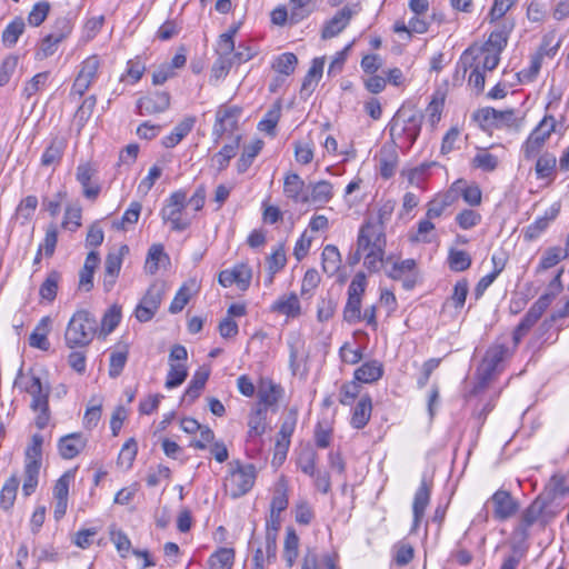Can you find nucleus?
Returning a JSON list of instances; mask_svg holds the SVG:
<instances>
[{
  "label": "nucleus",
  "instance_id": "nucleus-25",
  "mask_svg": "<svg viewBox=\"0 0 569 569\" xmlns=\"http://www.w3.org/2000/svg\"><path fill=\"white\" fill-rule=\"evenodd\" d=\"M87 446V438L80 432L63 436L58 441V450L63 459L76 458Z\"/></svg>",
  "mask_w": 569,
  "mask_h": 569
},
{
  "label": "nucleus",
  "instance_id": "nucleus-14",
  "mask_svg": "<svg viewBox=\"0 0 569 569\" xmlns=\"http://www.w3.org/2000/svg\"><path fill=\"white\" fill-rule=\"evenodd\" d=\"M360 11L359 4L345 6L328 20L321 31L322 39H331L338 36L349 24L353 16Z\"/></svg>",
  "mask_w": 569,
  "mask_h": 569
},
{
  "label": "nucleus",
  "instance_id": "nucleus-42",
  "mask_svg": "<svg viewBox=\"0 0 569 569\" xmlns=\"http://www.w3.org/2000/svg\"><path fill=\"white\" fill-rule=\"evenodd\" d=\"M567 257H569V254H567V250H563L560 247H550L546 249L537 267V272L546 271L555 267Z\"/></svg>",
  "mask_w": 569,
  "mask_h": 569
},
{
  "label": "nucleus",
  "instance_id": "nucleus-41",
  "mask_svg": "<svg viewBox=\"0 0 569 569\" xmlns=\"http://www.w3.org/2000/svg\"><path fill=\"white\" fill-rule=\"evenodd\" d=\"M18 488H19V479L16 475H12L3 483L1 491H0V507L3 510H9L10 508H12V506L16 501Z\"/></svg>",
  "mask_w": 569,
  "mask_h": 569
},
{
  "label": "nucleus",
  "instance_id": "nucleus-17",
  "mask_svg": "<svg viewBox=\"0 0 569 569\" xmlns=\"http://www.w3.org/2000/svg\"><path fill=\"white\" fill-rule=\"evenodd\" d=\"M240 113L241 109L239 107L220 108L217 111L212 130L216 142H218L226 132H232L237 129Z\"/></svg>",
  "mask_w": 569,
  "mask_h": 569
},
{
  "label": "nucleus",
  "instance_id": "nucleus-37",
  "mask_svg": "<svg viewBox=\"0 0 569 569\" xmlns=\"http://www.w3.org/2000/svg\"><path fill=\"white\" fill-rule=\"evenodd\" d=\"M267 411L261 407L252 410L248 417V440L260 437L266 431Z\"/></svg>",
  "mask_w": 569,
  "mask_h": 569
},
{
  "label": "nucleus",
  "instance_id": "nucleus-1",
  "mask_svg": "<svg viewBox=\"0 0 569 569\" xmlns=\"http://www.w3.org/2000/svg\"><path fill=\"white\" fill-rule=\"evenodd\" d=\"M389 211L380 210L376 220L365 222L358 233L357 247L365 253L363 266L370 271L376 272L383 261L387 239L385 233L383 214Z\"/></svg>",
  "mask_w": 569,
  "mask_h": 569
},
{
  "label": "nucleus",
  "instance_id": "nucleus-55",
  "mask_svg": "<svg viewBox=\"0 0 569 569\" xmlns=\"http://www.w3.org/2000/svg\"><path fill=\"white\" fill-rule=\"evenodd\" d=\"M97 104V97L94 94H91L87 97L82 103L79 106L74 113V120L79 127V129L83 128L84 124L90 119L94 108Z\"/></svg>",
  "mask_w": 569,
  "mask_h": 569
},
{
  "label": "nucleus",
  "instance_id": "nucleus-32",
  "mask_svg": "<svg viewBox=\"0 0 569 569\" xmlns=\"http://www.w3.org/2000/svg\"><path fill=\"white\" fill-rule=\"evenodd\" d=\"M383 375V366L378 360H370L362 363L355 371V380L363 383H372L378 381Z\"/></svg>",
  "mask_w": 569,
  "mask_h": 569
},
{
  "label": "nucleus",
  "instance_id": "nucleus-27",
  "mask_svg": "<svg viewBox=\"0 0 569 569\" xmlns=\"http://www.w3.org/2000/svg\"><path fill=\"white\" fill-rule=\"evenodd\" d=\"M325 66V58H315L301 84L300 94L308 98L316 89Z\"/></svg>",
  "mask_w": 569,
  "mask_h": 569
},
{
  "label": "nucleus",
  "instance_id": "nucleus-39",
  "mask_svg": "<svg viewBox=\"0 0 569 569\" xmlns=\"http://www.w3.org/2000/svg\"><path fill=\"white\" fill-rule=\"evenodd\" d=\"M341 266V256L335 244H327L322 251V269L329 274L333 276Z\"/></svg>",
  "mask_w": 569,
  "mask_h": 569
},
{
  "label": "nucleus",
  "instance_id": "nucleus-45",
  "mask_svg": "<svg viewBox=\"0 0 569 569\" xmlns=\"http://www.w3.org/2000/svg\"><path fill=\"white\" fill-rule=\"evenodd\" d=\"M469 292V282L467 279H460L453 286L451 296L445 301L443 308L451 303L456 309L460 310L466 303Z\"/></svg>",
  "mask_w": 569,
  "mask_h": 569
},
{
  "label": "nucleus",
  "instance_id": "nucleus-13",
  "mask_svg": "<svg viewBox=\"0 0 569 569\" xmlns=\"http://www.w3.org/2000/svg\"><path fill=\"white\" fill-rule=\"evenodd\" d=\"M552 300L551 295L545 293L538 298V300L530 307L525 317L518 323L513 331V341H519L529 332V330L537 323L543 312L550 306Z\"/></svg>",
  "mask_w": 569,
  "mask_h": 569
},
{
  "label": "nucleus",
  "instance_id": "nucleus-34",
  "mask_svg": "<svg viewBox=\"0 0 569 569\" xmlns=\"http://www.w3.org/2000/svg\"><path fill=\"white\" fill-rule=\"evenodd\" d=\"M457 198V194L455 191H447L446 193L438 194L428 203L427 209V218L428 219H437L441 217L446 209L452 206Z\"/></svg>",
  "mask_w": 569,
  "mask_h": 569
},
{
  "label": "nucleus",
  "instance_id": "nucleus-33",
  "mask_svg": "<svg viewBox=\"0 0 569 569\" xmlns=\"http://www.w3.org/2000/svg\"><path fill=\"white\" fill-rule=\"evenodd\" d=\"M51 319L49 317H43L34 330L31 332L29 337V345L33 348L47 351L50 348V342L48 340V333L50 331Z\"/></svg>",
  "mask_w": 569,
  "mask_h": 569
},
{
  "label": "nucleus",
  "instance_id": "nucleus-18",
  "mask_svg": "<svg viewBox=\"0 0 569 569\" xmlns=\"http://www.w3.org/2000/svg\"><path fill=\"white\" fill-rule=\"evenodd\" d=\"M252 272L244 263L236 264L232 269L222 270L219 273L218 282L224 287L237 284L240 290H247L250 286Z\"/></svg>",
  "mask_w": 569,
  "mask_h": 569
},
{
  "label": "nucleus",
  "instance_id": "nucleus-28",
  "mask_svg": "<svg viewBox=\"0 0 569 569\" xmlns=\"http://www.w3.org/2000/svg\"><path fill=\"white\" fill-rule=\"evenodd\" d=\"M513 22H502L495 28L489 34L488 40L482 47H488L493 51L501 52L507 43L510 32L513 29Z\"/></svg>",
  "mask_w": 569,
  "mask_h": 569
},
{
  "label": "nucleus",
  "instance_id": "nucleus-53",
  "mask_svg": "<svg viewBox=\"0 0 569 569\" xmlns=\"http://www.w3.org/2000/svg\"><path fill=\"white\" fill-rule=\"evenodd\" d=\"M312 0H290L291 9H290V24H297L307 17H309L312 12V8L310 7Z\"/></svg>",
  "mask_w": 569,
  "mask_h": 569
},
{
  "label": "nucleus",
  "instance_id": "nucleus-9",
  "mask_svg": "<svg viewBox=\"0 0 569 569\" xmlns=\"http://www.w3.org/2000/svg\"><path fill=\"white\" fill-rule=\"evenodd\" d=\"M234 465L236 467L231 469L224 486L230 491L231 497L238 498L246 495L253 487L256 467L251 463L241 465L239 461H236Z\"/></svg>",
  "mask_w": 569,
  "mask_h": 569
},
{
  "label": "nucleus",
  "instance_id": "nucleus-19",
  "mask_svg": "<svg viewBox=\"0 0 569 569\" xmlns=\"http://www.w3.org/2000/svg\"><path fill=\"white\" fill-rule=\"evenodd\" d=\"M489 502L493 508V516L498 520H507L518 511L519 503L507 490L496 491Z\"/></svg>",
  "mask_w": 569,
  "mask_h": 569
},
{
  "label": "nucleus",
  "instance_id": "nucleus-52",
  "mask_svg": "<svg viewBox=\"0 0 569 569\" xmlns=\"http://www.w3.org/2000/svg\"><path fill=\"white\" fill-rule=\"evenodd\" d=\"M298 63V58L292 52H284L278 56L273 63L272 69L283 76H290L293 73Z\"/></svg>",
  "mask_w": 569,
  "mask_h": 569
},
{
  "label": "nucleus",
  "instance_id": "nucleus-48",
  "mask_svg": "<svg viewBox=\"0 0 569 569\" xmlns=\"http://www.w3.org/2000/svg\"><path fill=\"white\" fill-rule=\"evenodd\" d=\"M280 397V389L277 385L268 383V386H261L258 391L259 403L266 411L269 407L274 406Z\"/></svg>",
  "mask_w": 569,
  "mask_h": 569
},
{
  "label": "nucleus",
  "instance_id": "nucleus-10",
  "mask_svg": "<svg viewBox=\"0 0 569 569\" xmlns=\"http://www.w3.org/2000/svg\"><path fill=\"white\" fill-rule=\"evenodd\" d=\"M100 66V58L97 54L88 57L80 63L79 71L69 93L71 99L83 97L98 78Z\"/></svg>",
  "mask_w": 569,
  "mask_h": 569
},
{
  "label": "nucleus",
  "instance_id": "nucleus-49",
  "mask_svg": "<svg viewBox=\"0 0 569 569\" xmlns=\"http://www.w3.org/2000/svg\"><path fill=\"white\" fill-rule=\"evenodd\" d=\"M162 259H168L164 248L160 243L152 244L147 254L144 269L148 273L154 274L159 270V263Z\"/></svg>",
  "mask_w": 569,
  "mask_h": 569
},
{
  "label": "nucleus",
  "instance_id": "nucleus-29",
  "mask_svg": "<svg viewBox=\"0 0 569 569\" xmlns=\"http://www.w3.org/2000/svg\"><path fill=\"white\" fill-rule=\"evenodd\" d=\"M308 190V203L326 204L333 197L332 184L327 180H320L318 182L309 183Z\"/></svg>",
  "mask_w": 569,
  "mask_h": 569
},
{
  "label": "nucleus",
  "instance_id": "nucleus-46",
  "mask_svg": "<svg viewBox=\"0 0 569 569\" xmlns=\"http://www.w3.org/2000/svg\"><path fill=\"white\" fill-rule=\"evenodd\" d=\"M287 491H288L287 481L282 477L276 486L274 493H273V497H272V500L270 503V510L273 513H276V515L281 513L282 511H284L287 509V507H288Z\"/></svg>",
  "mask_w": 569,
  "mask_h": 569
},
{
  "label": "nucleus",
  "instance_id": "nucleus-16",
  "mask_svg": "<svg viewBox=\"0 0 569 569\" xmlns=\"http://www.w3.org/2000/svg\"><path fill=\"white\" fill-rule=\"evenodd\" d=\"M170 94L167 91L150 92L137 101V110L141 116L164 112L170 107Z\"/></svg>",
  "mask_w": 569,
  "mask_h": 569
},
{
  "label": "nucleus",
  "instance_id": "nucleus-35",
  "mask_svg": "<svg viewBox=\"0 0 569 569\" xmlns=\"http://www.w3.org/2000/svg\"><path fill=\"white\" fill-rule=\"evenodd\" d=\"M196 123L194 117H187L180 121L172 132L162 139V144L166 148L176 147L193 128Z\"/></svg>",
  "mask_w": 569,
  "mask_h": 569
},
{
  "label": "nucleus",
  "instance_id": "nucleus-59",
  "mask_svg": "<svg viewBox=\"0 0 569 569\" xmlns=\"http://www.w3.org/2000/svg\"><path fill=\"white\" fill-rule=\"evenodd\" d=\"M542 63V53H535L528 68L520 70L517 77L521 83L531 82L538 76Z\"/></svg>",
  "mask_w": 569,
  "mask_h": 569
},
{
  "label": "nucleus",
  "instance_id": "nucleus-7",
  "mask_svg": "<svg viewBox=\"0 0 569 569\" xmlns=\"http://www.w3.org/2000/svg\"><path fill=\"white\" fill-rule=\"evenodd\" d=\"M547 502L537 497L519 516L513 533H527L529 530H543L551 516L546 512Z\"/></svg>",
  "mask_w": 569,
  "mask_h": 569
},
{
  "label": "nucleus",
  "instance_id": "nucleus-3",
  "mask_svg": "<svg viewBox=\"0 0 569 569\" xmlns=\"http://www.w3.org/2000/svg\"><path fill=\"white\" fill-rule=\"evenodd\" d=\"M421 124L420 112L400 109L390 122V137L399 147L409 149L417 140Z\"/></svg>",
  "mask_w": 569,
  "mask_h": 569
},
{
  "label": "nucleus",
  "instance_id": "nucleus-15",
  "mask_svg": "<svg viewBox=\"0 0 569 569\" xmlns=\"http://www.w3.org/2000/svg\"><path fill=\"white\" fill-rule=\"evenodd\" d=\"M97 169L91 162H81L77 167L76 179L82 187V194L94 201L101 192L100 184L94 180Z\"/></svg>",
  "mask_w": 569,
  "mask_h": 569
},
{
  "label": "nucleus",
  "instance_id": "nucleus-61",
  "mask_svg": "<svg viewBox=\"0 0 569 569\" xmlns=\"http://www.w3.org/2000/svg\"><path fill=\"white\" fill-rule=\"evenodd\" d=\"M137 452V441L133 438L128 439L120 450L118 463L126 468H130L136 459Z\"/></svg>",
  "mask_w": 569,
  "mask_h": 569
},
{
  "label": "nucleus",
  "instance_id": "nucleus-56",
  "mask_svg": "<svg viewBox=\"0 0 569 569\" xmlns=\"http://www.w3.org/2000/svg\"><path fill=\"white\" fill-rule=\"evenodd\" d=\"M318 455L317 452L311 448L303 449L297 460L298 467L300 470L310 476L313 477L316 475V463H317Z\"/></svg>",
  "mask_w": 569,
  "mask_h": 569
},
{
  "label": "nucleus",
  "instance_id": "nucleus-44",
  "mask_svg": "<svg viewBox=\"0 0 569 569\" xmlns=\"http://www.w3.org/2000/svg\"><path fill=\"white\" fill-rule=\"evenodd\" d=\"M241 136H237L231 143L224 144L213 157L219 171L224 170L229 166V161L237 154Z\"/></svg>",
  "mask_w": 569,
  "mask_h": 569
},
{
  "label": "nucleus",
  "instance_id": "nucleus-31",
  "mask_svg": "<svg viewBox=\"0 0 569 569\" xmlns=\"http://www.w3.org/2000/svg\"><path fill=\"white\" fill-rule=\"evenodd\" d=\"M372 412V401L369 395L360 398L351 416L350 423L356 429H362L370 420Z\"/></svg>",
  "mask_w": 569,
  "mask_h": 569
},
{
  "label": "nucleus",
  "instance_id": "nucleus-36",
  "mask_svg": "<svg viewBox=\"0 0 569 569\" xmlns=\"http://www.w3.org/2000/svg\"><path fill=\"white\" fill-rule=\"evenodd\" d=\"M209 375H210V371L208 369H206V368L198 369L193 373V376L188 385V388L184 391L183 400H189L191 402L194 401L200 396L201 390L204 388L206 382L208 381Z\"/></svg>",
  "mask_w": 569,
  "mask_h": 569
},
{
  "label": "nucleus",
  "instance_id": "nucleus-2",
  "mask_svg": "<svg viewBox=\"0 0 569 569\" xmlns=\"http://www.w3.org/2000/svg\"><path fill=\"white\" fill-rule=\"evenodd\" d=\"M14 386H19L23 391L31 396L30 408L37 413L34 423L38 429H44L50 421L49 396L51 388L43 383L33 370L23 375L22 368L18 371Z\"/></svg>",
  "mask_w": 569,
  "mask_h": 569
},
{
  "label": "nucleus",
  "instance_id": "nucleus-60",
  "mask_svg": "<svg viewBox=\"0 0 569 569\" xmlns=\"http://www.w3.org/2000/svg\"><path fill=\"white\" fill-rule=\"evenodd\" d=\"M498 157L486 151L478 152L472 159V166L486 172L495 171L498 168Z\"/></svg>",
  "mask_w": 569,
  "mask_h": 569
},
{
  "label": "nucleus",
  "instance_id": "nucleus-23",
  "mask_svg": "<svg viewBox=\"0 0 569 569\" xmlns=\"http://www.w3.org/2000/svg\"><path fill=\"white\" fill-rule=\"evenodd\" d=\"M431 487L432 485L423 477L412 501L413 522L411 531L418 530L419 522L425 517L426 508L430 502Z\"/></svg>",
  "mask_w": 569,
  "mask_h": 569
},
{
  "label": "nucleus",
  "instance_id": "nucleus-4",
  "mask_svg": "<svg viewBox=\"0 0 569 569\" xmlns=\"http://www.w3.org/2000/svg\"><path fill=\"white\" fill-rule=\"evenodd\" d=\"M97 331V320L87 310H78L71 317L64 333L66 345L73 349L88 346Z\"/></svg>",
  "mask_w": 569,
  "mask_h": 569
},
{
  "label": "nucleus",
  "instance_id": "nucleus-50",
  "mask_svg": "<svg viewBox=\"0 0 569 569\" xmlns=\"http://www.w3.org/2000/svg\"><path fill=\"white\" fill-rule=\"evenodd\" d=\"M448 264L452 271L461 272L470 268L471 257L465 250L450 249L448 254Z\"/></svg>",
  "mask_w": 569,
  "mask_h": 569
},
{
  "label": "nucleus",
  "instance_id": "nucleus-21",
  "mask_svg": "<svg viewBox=\"0 0 569 569\" xmlns=\"http://www.w3.org/2000/svg\"><path fill=\"white\" fill-rule=\"evenodd\" d=\"M387 276L393 280L402 281L407 290H411L417 282V263L415 259L397 261L392 264Z\"/></svg>",
  "mask_w": 569,
  "mask_h": 569
},
{
  "label": "nucleus",
  "instance_id": "nucleus-63",
  "mask_svg": "<svg viewBox=\"0 0 569 569\" xmlns=\"http://www.w3.org/2000/svg\"><path fill=\"white\" fill-rule=\"evenodd\" d=\"M360 385L357 380L345 382L339 391V402L350 406L360 393Z\"/></svg>",
  "mask_w": 569,
  "mask_h": 569
},
{
  "label": "nucleus",
  "instance_id": "nucleus-43",
  "mask_svg": "<svg viewBox=\"0 0 569 569\" xmlns=\"http://www.w3.org/2000/svg\"><path fill=\"white\" fill-rule=\"evenodd\" d=\"M24 21L18 17L13 19L3 30L1 40L4 47L12 48L18 42L19 37L24 31Z\"/></svg>",
  "mask_w": 569,
  "mask_h": 569
},
{
  "label": "nucleus",
  "instance_id": "nucleus-12",
  "mask_svg": "<svg viewBox=\"0 0 569 569\" xmlns=\"http://www.w3.org/2000/svg\"><path fill=\"white\" fill-rule=\"evenodd\" d=\"M508 347L502 343H495L488 348L478 368L479 385L486 387L492 379L499 366L508 356Z\"/></svg>",
  "mask_w": 569,
  "mask_h": 569
},
{
  "label": "nucleus",
  "instance_id": "nucleus-57",
  "mask_svg": "<svg viewBox=\"0 0 569 569\" xmlns=\"http://www.w3.org/2000/svg\"><path fill=\"white\" fill-rule=\"evenodd\" d=\"M557 164L556 157L551 153L541 154L536 162V174L539 179L552 176Z\"/></svg>",
  "mask_w": 569,
  "mask_h": 569
},
{
  "label": "nucleus",
  "instance_id": "nucleus-8",
  "mask_svg": "<svg viewBox=\"0 0 569 569\" xmlns=\"http://www.w3.org/2000/svg\"><path fill=\"white\" fill-rule=\"evenodd\" d=\"M555 129L556 119L553 116H545L523 142L521 147L523 157L527 160L535 158L540 152Z\"/></svg>",
  "mask_w": 569,
  "mask_h": 569
},
{
  "label": "nucleus",
  "instance_id": "nucleus-58",
  "mask_svg": "<svg viewBox=\"0 0 569 569\" xmlns=\"http://www.w3.org/2000/svg\"><path fill=\"white\" fill-rule=\"evenodd\" d=\"M281 106L276 103L258 123V129L269 134H274V128L280 119Z\"/></svg>",
  "mask_w": 569,
  "mask_h": 569
},
{
  "label": "nucleus",
  "instance_id": "nucleus-64",
  "mask_svg": "<svg viewBox=\"0 0 569 569\" xmlns=\"http://www.w3.org/2000/svg\"><path fill=\"white\" fill-rule=\"evenodd\" d=\"M50 11V3L42 1L36 3L28 14V22L30 26L39 27L44 22Z\"/></svg>",
  "mask_w": 569,
  "mask_h": 569
},
{
  "label": "nucleus",
  "instance_id": "nucleus-51",
  "mask_svg": "<svg viewBox=\"0 0 569 569\" xmlns=\"http://www.w3.org/2000/svg\"><path fill=\"white\" fill-rule=\"evenodd\" d=\"M170 368L166 379V388L173 389L182 385L188 377V368L184 363H169Z\"/></svg>",
  "mask_w": 569,
  "mask_h": 569
},
{
  "label": "nucleus",
  "instance_id": "nucleus-47",
  "mask_svg": "<svg viewBox=\"0 0 569 569\" xmlns=\"http://www.w3.org/2000/svg\"><path fill=\"white\" fill-rule=\"evenodd\" d=\"M60 279L61 276L58 271L52 270L49 272L39 289V295L43 300L51 302L56 299Z\"/></svg>",
  "mask_w": 569,
  "mask_h": 569
},
{
  "label": "nucleus",
  "instance_id": "nucleus-5",
  "mask_svg": "<svg viewBox=\"0 0 569 569\" xmlns=\"http://www.w3.org/2000/svg\"><path fill=\"white\" fill-rule=\"evenodd\" d=\"M43 437L34 433L24 452V470L22 492L26 497L31 496L39 483V475L42 459Z\"/></svg>",
  "mask_w": 569,
  "mask_h": 569
},
{
  "label": "nucleus",
  "instance_id": "nucleus-26",
  "mask_svg": "<svg viewBox=\"0 0 569 569\" xmlns=\"http://www.w3.org/2000/svg\"><path fill=\"white\" fill-rule=\"evenodd\" d=\"M305 181L298 173L290 172L283 180V193L296 203H308L307 193L303 192Z\"/></svg>",
  "mask_w": 569,
  "mask_h": 569
},
{
  "label": "nucleus",
  "instance_id": "nucleus-30",
  "mask_svg": "<svg viewBox=\"0 0 569 569\" xmlns=\"http://www.w3.org/2000/svg\"><path fill=\"white\" fill-rule=\"evenodd\" d=\"M271 310L287 317L296 318L301 313L300 301L295 292L279 297L271 306Z\"/></svg>",
  "mask_w": 569,
  "mask_h": 569
},
{
  "label": "nucleus",
  "instance_id": "nucleus-11",
  "mask_svg": "<svg viewBox=\"0 0 569 569\" xmlns=\"http://www.w3.org/2000/svg\"><path fill=\"white\" fill-rule=\"evenodd\" d=\"M164 293L166 283L163 281H154L136 307L134 316L137 320L140 322L150 321L158 311Z\"/></svg>",
  "mask_w": 569,
  "mask_h": 569
},
{
  "label": "nucleus",
  "instance_id": "nucleus-62",
  "mask_svg": "<svg viewBox=\"0 0 569 569\" xmlns=\"http://www.w3.org/2000/svg\"><path fill=\"white\" fill-rule=\"evenodd\" d=\"M128 360V350L113 351L109 359V376L117 378L121 375Z\"/></svg>",
  "mask_w": 569,
  "mask_h": 569
},
{
  "label": "nucleus",
  "instance_id": "nucleus-6",
  "mask_svg": "<svg viewBox=\"0 0 569 569\" xmlns=\"http://www.w3.org/2000/svg\"><path fill=\"white\" fill-rule=\"evenodd\" d=\"M187 191L180 189L173 191L166 200L160 211L161 219L164 223L169 222L173 231H184L191 223L192 219L186 213Z\"/></svg>",
  "mask_w": 569,
  "mask_h": 569
},
{
  "label": "nucleus",
  "instance_id": "nucleus-38",
  "mask_svg": "<svg viewBox=\"0 0 569 569\" xmlns=\"http://www.w3.org/2000/svg\"><path fill=\"white\" fill-rule=\"evenodd\" d=\"M234 561L232 548H220L208 559L209 569H231Z\"/></svg>",
  "mask_w": 569,
  "mask_h": 569
},
{
  "label": "nucleus",
  "instance_id": "nucleus-24",
  "mask_svg": "<svg viewBox=\"0 0 569 569\" xmlns=\"http://www.w3.org/2000/svg\"><path fill=\"white\" fill-rule=\"evenodd\" d=\"M68 146V140L62 134L51 136L48 146L46 147L41 156L42 167H56L58 166Z\"/></svg>",
  "mask_w": 569,
  "mask_h": 569
},
{
  "label": "nucleus",
  "instance_id": "nucleus-20",
  "mask_svg": "<svg viewBox=\"0 0 569 569\" xmlns=\"http://www.w3.org/2000/svg\"><path fill=\"white\" fill-rule=\"evenodd\" d=\"M128 253L129 247L127 244H122L117 251H112L107 254L103 278V286L107 291L111 290L114 286L121 270L123 257Z\"/></svg>",
  "mask_w": 569,
  "mask_h": 569
},
{
  "label": "nucleus",
  "instance_id": "nucleus-40",
  "mask_svg": "<svg viewBox=\"0 0 569 569\" xmlns=\"http://www.w3.org/2000/svg\"><path fill=\"white\" fill-rule=\"evenodd\" d=\"M262 147L263 141L258 139L243 148V151L237 161L238 173H244L250 168L254 158L261 151Z\"/></svg>",
  "mask_w": 569,
  "mask_h": 569
},
{
  "label": "nucleus",
  "instance_id": "nucleus-22",
  "mask_svg": "<svg viewBox=\"0 0 569 569\" xmlns=\"http://www.w3.org/2000/svg\"><path fill=\"white\" fill-rule=\"evenodd\" d=\"M476 118L488 126L493 127H513L516 126L515 111L508 110H496L491 107H486L477 111Z\"/></svg>",
  "mask_w": 569,
  "mask_h": 569
},
{
  "label": "nucleus",
  "instance_id": "nucleus-54",
  "mask_svg": "<svg viewBox=\"0 0 569 569\" xmlns=\"http://www.w3.org/2000/svg\"><path fill=\"white\" fill-rule=\"evenodd\" d=\"M121 320V308L117 305L111 306L103 315L101 319V333L108 336L111 333L120 323Z\"/></svg>",
  "mask_w": 569,
  "mask_h": 569
}]
</instances>
